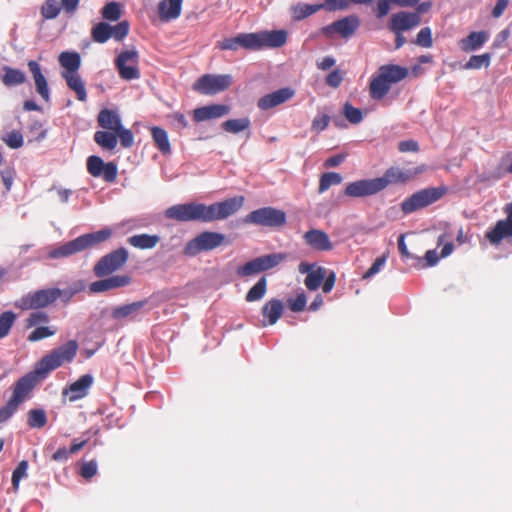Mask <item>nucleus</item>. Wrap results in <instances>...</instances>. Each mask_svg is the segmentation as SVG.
<instances>
[{
    "mask_svg": "<svg viewBox=\"0 0 512 512\" xmlns=\"http://www.w3.org/2000/svg\"><path fill=\"white\" fill-rule=\"evenodd\" d=\"M287 216L283 210L274 207H262L247 214L243 222L263 227L278 228L286 224Z\"/></svg>",
    "mask_w": 512,
    "mask_h": 512,
    "instance_id": "obj_8",
    "label": "nucleus"
},
{
    "mask_svg": "<svg viewBox=\"0 0 512 512\" xmlns=\"http://www.w3.org/2000/svg\"><path fill=\"white\" fill-rule=\"evenodd\" d=\"M97 474V463L95 460L84 462L81 465L80 475L85 479H91Z\"/></svg>",
    "mask_w": 512,
    "mask_h": 512,
    "instance_id": "obj_60",
    "label": "nucleus"
},
{
    "mask_svg": "<svg viewBox=\"0 0 512 512\" xmlns=\"http://www.w3.org/2000/svg\"><path fill=\"white\" fill-rule=\"evenodd\" d=\"M97 122L107 133H116L123 126L119 114L107 108L99 112Z\"/></svg>",
    "mask_w": 512,
    "mask_h": 512,
    "instance_id": "obj_29",
    "label": "nucleus"
},
{
    "mask_svg": "<svg viewBox=\"0 0 512 512\" xmlns=\"http://www.w3.org/2000/svg\"><path fill=\"white\" fill-rule=\"evenodd\" d=\"M27 66L34 79L37 93L44 101L48 102L50 99V90L47 80L42 73L41 66L34 60L28 61Z\"/></svg>",
    "mask_w": 512,
    "mask_h": 512,
    "instance_id": "obj_28",
    "label": "nucleus"
},
{
    "mask_svg": "<svg viewBox=\"0 0 512 512\" xmlns=\"http://www.w3.org/2000/svg\"><path fill=\"white\" fill-rule=\"evenodd\" d=\"M118 139L124 148H130L134 143V135L131 130L123 126L116 133H107V131H96L94 141L105 150H114Z\"/></svg>",
    "mask_w": 512,
    "mask_h": 512,
    "instance_id": "obj_14",
    "label": "nucleus"
},
{
    "mask_svg": "<svg viewBox=\"0 0 512 512\" xmlns=\"http://www.w3.org/2000/svg\"><path fill=\"white\" fill-rule=\"evenodd\" d=\"M416 173H412L409 170H403L398 167H390L385 171L383 176L377 177V181L380 182L379 187L384 190L391 184L406 183L413 178Z\"/></svg>",
    "mask_w": 512,
    "mask_h": 512,
    "instance_id": "obj_26",
    "label": "nucleus"
},
{
    "mask_svg": "<svg viewBox=\"0 0 512 512\" xmlns=\"http://www.w3.org/2000/svg\"><path fill=\"white\" fill-rule=\"evenodd\" d=\"M129 22L124 20L111 26L106 21L96 23L91 29V38L95 43H106L110 38L122 41L129 33Z\"/></svg>",
    "mask_w": 512,
    "mask_h": 512,
    "instance_id": "obj_10",
    "label": "nucleus"
},
{
    "mask_svg": "<svg viewBox=\"0 0 512 512\" xmlns=\"http://www.w3.org/2000/svg\"><path fill=\"white\" fill-rule=\"evenodd\" d=\"M343 79L344 73L339 69H335L326 76L325 82L329 87L338 88L341 85Z\"/></svg>",
    "mask_w": 512,
    "mask_h": 512,
    "instance_id": "obj_57",
    "label": "nucleus"
},
{
    "mask_svg": "<svg viewBox=\"0 0 512 512\" xmlns=\"http://www.w3.org/2000/svg\"><path fill=\"white\" fill-rule=\"evenodd\" d=\"M419 262V267L423 268L426 266H434L439 261V256L436 252V250H428L425 254V261L426 264H423V260L419 257L415 258Z\"/></svg>",
    "mask_w": 512,
    "mask_h": 512,
    "instance_id": "obj_62",
    "label": "nucleus"
},
{
    "mask_svg": "<svg viewBox=\"0 0 512 512\" xmlns=\"http://www.w3.org/2000/svg\"><path fill=\"white\" fill-rule=\"evenodd\" d=\"M230 113V107L225 104H211L193 110L192 117L196 123L218 119Z\"/></svg>",
    "mask_w": 512,
    "mask_h": 512,
    "instance_id": "obj_25",
    "label": "nucleus"
},
{
    "mask_svg": "<svg viewBox=\"0 0 512 512\" xmlns=\"http://www.w3.org/2000/svg\"><path fill=\"white\" fill-rule=\"evenodd\" d=\"M112 234L113 231L111 228H104L93 233L83 234L61 246L51 249L48 252V258L58 259L69 257L105 242L111 238Z\"/></svg>",
    "mask_w": 512,
    "mask_h": 512,
    "instance_id": "obj_4",
    "label": "nucleus"
},
{
    "mask_svg": "<svg viewBox=\"0 0 512 512\" xmlns=\"http://www.w3.org/2000/svg\"><path fill=\"white\" fill-rule=\"evenodd\" d=\"M324 278H325L324 268L318 267L317 270H314V271H311L308 273V275L305 278L304 283L308 290L315 291L320 287Z\"/></svg>",
    "mask_w": 512,
    "mask_h": 512,
    "instance_id": "obj_44",
    "label": "nucleus"
},
{
    "mask_svg": "<svg viewBox=\"0 0 512 512\" xmlns=\"http://www.w3.org/2000/svg\"><path fill=\"white\" fill-rule=\"evenodd\" d=\"M377 178L361 179L350 182L345 187L344 193L348 197L358 198L375 195L381 191Z\"/></svg>",
    "mask_w": 512,
    "mask_h": 512,
    "instance_id": "obj_20",
    "label": "nucleus"
},
{
    "mask_svg": "<svg viewBox=\"0 0 512 512\" xmlns=\"http://www.w3.org/2000/svg\"><path fill=\"white\" fill-rule=\"evenodd\" d=\"M416 45L430 48L433 45L432 31L429 27L422 28L417 34L416 40L414 42Z\"/></svg>",
    "mask_w": 512,
    "mask_h": 512,
    "instance_id": "obj_55",
    "label": "nucleus"
},
{
    "mask_svg": "<svg viewBox=\"0 0 512 512\" xmlns=\"http://www.w3.org/2000/svg\"><path fill=\"white\" fill-rule=\"evenodd\" d=\"M225 240L226 237L222 233L204 231L186 243L183 254L188 257H194L203 251H210L220 247L225 243Z\"/></svg>",
    "mask_w": 512,
    "mask_h": 512,
    "instance_id": "obj_6",
    "label": "nucleus"
},
{
    "mask_svg": "<svg viewBox=\"0 0 512 512\" xmlns=\"http://www.w3.org/2000/svg\"><path fill=\"white\" fill-rule=\"evenodd\" d=\"M49 322V316L46 312L43 311H35L29 314L26 319V327H40L39 325H43Z\"/></svg>",
    "mask_w": 512,
    "mask_h": 512,
    "instance_id": "obj_51",
    "label": "nucleus"
},
{
    "mask_svg": "<svg viewBox=\"0 0 512 512\" xmlns=\"http://www.w3.org/2000/svg\"><path fill=\"white\" fill-rule=\"evenodd\" d=\"M16 318L17 316L13 311H4L0 314V339L9 335Z\"/></svg>",
    "mask_w": 512,
    "mask_h": 512,
    "instance_id": "obj_46",
    "label": "nucleus"
},
{
    "mask_svg": "<svg viewBox=\"0 0 512 512\" xmlns=\"http://www.w3.org/2000/svg\"><path fill=\"white\" fill-rule=\"evenodd\" d=\"M147 303V300H141L117 306L112 309L111 316L115 320H121L125 318L134 319L140 313V311L146 306Z\"/></svg>",
    "mask_w": 512,
    "mask_h": 512,
    "instance_id": "obj_32",
    "label": "nucleus"
},
{
    "mask_svg": "<svg viewBox=\"0 0 512 512\" xmlns=\"http://www.w3.org/2000/svg\"><path fill=\"white\" fill-rule=\"evenodd\" d=\"M330 122V117L327 114L316 116L312 121V129L315 131L325 130Z\"/></svg>",
    "mask_w": 512,
    "mask_h": 512,
    "instance_id": "obj_61",
    "label": "nucleus"
},
{
    "mask_svg": "<svg viewBox=\"0 0 512 512\" xmlns=\"http://www.w3.org/2000/svg\"><path fill=\"white\" fill-rule=\"evenodd\" d=\"M79 349L76 340H69L65 344L53 349L49 354L42 357L36 364L37 373L43 374L45 378L50 372L59 368L65 363L74 360Z\"/></svg>",
    "mask_w": 512,
    "mask_h": 512,
    "instance_id": "obj_5",
    "label": "nucleus"
},
{
    "mask_svg": "<svg viewBox=\"0 0 512 512\" xmlns=\"http://www.w3.org/2000/svg\"><path fill=\"white\" fill-rule=\"evenodd\" d=\"M342 176L337 172H326L320 176L318 192L320 194L327 191L330 187L339 185L342 182Z\"/></svg>",
    "mask_w": 512,
    "mask_h": 512,
    "instance_id": "obj_41",
    "label": "nucleus"
},
{
    "mask_svg": "<svg viewBox=\"0 0 512 512\" xmlns=\"http://www.w3.org/2000/svg\"><path fill=\"white\" fill-rule=\"evenodd\" d=\"M306 303V295L304 293H300L296 298L288 300V307L292 312H301L305 309Z\"/></svg>",
    "mask_w": 512,
    "mask_h": 512,
    "instance_id": "obj_56",
    "label": "nucleus"
},
{
    "mask_svg": "<svg viewBox=\"0 0 512 512\" xmlns=\"http://www.w3.org/2000/svg\"><path fill=\"white\" fill-rule=\"evenodd\" d=\"M322 9L321 4L298 3L291 7V15L295 21H301Z\"/></svg>",
    "mask_w": 512,
    "mask_h": 512,
    "instance_id": "obj_39",
    "label": "nucleus"
},
{
    "mask_svg": "<svg viewBox=\"0 0 512 512\" xmlns=\"http://www.w3.org/2000/svg\"><path fill=\"white\" fill-rule=\"evenodd\" d=\"M101 16L106 21H118L122 16L120 4L115 1L107 3L101 10Z\"/></svg>",
    "mask_w": 512,
    "mask_h": 512,
    "instance_id": "obj_43",
    "label": "nucleus"
},
{
    "mask_svg": "<svg viewBox=\"0 0 512 512\" xmlns=\"http://www.w3.org/2000/svg\"><path fill=\"white\" fill-rule=\"evenodd\" d=\"M58 61L66 70L63 73H77L81 66V58L77 52L64 51L60 53Z\"/></svg>",
    "mask_w": 512,
    "mask_h": 512,
    "instance_id": "obj_37",
    "label": "nucleus"
},
{
    "mask_svg": "<svg viewBox=\"0 0 512 512\" xmlns=\"http://www.w3.org/2000/svg\"><path fill=\"white\" fill-rule=\"evenodd\" d=\"M27 423L31 428H42L47 423V416L43 409H31L28 412Z\"/></svg>",
    "mask_w": 512,
    "mask_h": 512,
    "instance_id": "obj_47",
    "label": "nucleus"
},
{
    "mask_svg": "<svg viewBox=\"0 0 512 512\" xmlns=\"http://www.w3.org/2000/svg\"><path fill=\"white\" fill-rule=\"evenodd\" d=\"M151 134L157 149L164 155L170 154L171 145L167 132L163 128L155 126L151 128Z\"/></svg>",
    "mask_w": 512,
    "mask_h": 512,
    "instance_id": "obj_38",
    "label": "nucleus"
},
{
    "mask_svg": "<svg viewBox=\"0 0 512 512\" xmlns=\"http://www.w3.org/2000/svg\"><path fill=\"white\" fill-rule=\"evenodd\" d=\"M409 74L407 68L396 64H386L379 67L377 74L369 83V95L373 100H382L390 91L392 85L401 82Z\"/></svg>",
    "mask_w": 512,
    "mask_h": 512,
    "instance_id": "obj_3",
    "label": "nucleus"
},
{
    "mask_svg": "<svg viewBox=\"0 0 512 512\" xmlns=\"http://www.w3.org/2000/svg\"><path fill=\"white\" fill-rule=\"evenodd\" d=\"M398 149L402 153L406 152H418L419 145L415 140H405L399 143Z\"/></svg>",
    "mask_w": 512,
    "mask_h": 512,
    "instance_id": "obj_63",
    "label": "nucleus"
},
{
    "mask_svg": "<svg viewBox=\"0 0 512 512\" xmlns=\"http://www.w3.org/2000/svg\"><path fill=\"white\" fill-rule=\"evenodd\" d=\"M44 379H46L45 376L37 373V367L35 366L33 371L16 381L10 400L19 406L34 387Z\"/></svg>",
    "mask_w": 512,
    "mask_h": 512,
    "instance_id": "obj_16",
    "label": "nucleus"
},
{
    "mask_svg": "<svg viewBox=\"0 0 512 512\" xmlns=\"http://www.w3.org/2000/svg\"><path fill=\"white\" fill-rule=\"evenodd\" d=\"M27 470H28V461H26V460H22L21 462H19L17 467L14 469V471L12 473V479H11L12 488H13L14 492L18 491L20 481L23 478L27 477V475H28Z\"/></svg>",
    "mask_w": 512,
    "mask_h": 512,
    "instance_id": "obj_48",
    "label": "nucleus"
},
{
    "mask_svg": "<svg viewBox=\"0 0 512 512\" xmlns=\"http://www.w3.org/2000/svg\"><path fill=\"white\" fill-rule=\"evenodd\" d=\"M18 407V405L9 399L6 405L0 408V424L9 420L17 411Z\"/></svg>",
    "mask_w": 512,
    "mask_h": 512,
    "instance_id": "obj_58",
    "label": "nucleus"
},
{
    "mask_svg": "<svg viewBox=\"0 0 512 512\" xmlns=\"http://www.w3.org/2000/svg\"><path fill=\"white\" fill-rule=\"evenodd\" d=\"M6 145L12 149H18L23 146V136L20 131L13 130L2 137Z\"/></svg>",
    "mask_w": 512,
    "mask_h": 512,
    "instance_id": "obj_54",
    "label": "nucleus"
},
{
    "mask_svg": "<svg viewBox=\"0 0 512 512\" xmlns=\"http://www.w3.org/2000/svg\"><path fill=\"white\" fill-rule=\"evenodd\" d=\"M160 241L158 235L136 234L127 239L128 244L138 249H153Z\"/></svg>",
    "mask_w": 512,
    "mask_h": 512,
    "instance_id": "obj_36",
    "label": "nucleus"
},
{
    "mask_svg": "<svg viewBox=\"0 0 512 512\" xmlns=\"http://www.w3.org/2000/svg\"><path fill=\"white\" fill-rule=\"evenodd\" d=\"M128 251L120 247L99 259L93 268V272L97 277L108 276L119 270L128 260Z\"/></svg>",
    "mask_w": 512,
    "mask_h": 512,
    "instance_id": "obj_12",
    "label": "nucleus"
},
{
    "mask_svg": "<svg viewBox=\"0 0 512 512\" xmlns=\"http://www.w3.org/2000/svg\"><path fill=\"white\" fill-rule=\"evenodd\" d=\"M284 305L279 299H271L262 307L264 325H274L283 314Z\"/></svg>",
    "mask_w": 512,
    "mask_h": 512,
    "instance_id": "obj_33",
    "label": "nucleus"
},
{
    "mask_svg": "<svg viewBox=\"0 0 512 512\" xmlns=\"http://www.w3.org/2000/svg\"><path fill=\"white\" fill-rule=\"evenodd\" d=\"M360 27V19L356 15H349L321 29L322 33L327 37H332L335 33L342 38H350Z\"/></svg>",
    "mask_w": 512,
    "mask_h": 512,
    "instance_id": "obj_19",
    "label": "nucleus"
},
{
    "mask_svg": "<svg viewBox=\"0 0 512 512\" xmlns=\"http://www.w3.org/2000/svg\"><path fill=\"white\" fill-rule=\"evenodd\" d=\"M56 333V329L49 326L36 327L29 335L28 341L37 342L42 339L53 336Z\"/></svg>",
    "mask_w": 512,
    "mask_h": 512,
    "instance_id": "obj_49",
    "label": "nucleus"
},
{
    "mask_svg": "<svg viewBox=\"0 0 512 512\" xmlns=\"http://www.w3.org/2000/svg\"><path fill=\"white\" fill-rule=\"evenodd\" d=\"M491 62V54L484 53L481 55H473L469 58V60L464 64L463 68L466 70H475L480 69L482 67H489Z\"/></svg>",
    "mask_w": 512,
    "mask_h": 512,
    "instance_id": "obj_45",
    "label": "nucleus"
},
{
    "mask_svg": "<svg viewBox=\"0 0 512 512\" xmlns=\"http://www.w3.org/2000/svg\"><path fill=\"white\" fill-rule=\"evenodd\" d=\"M131 283V277L128 275H114L91 283L90 291L93 293L105 292L108 290L121 288Z\"/></svg>",
    "mask_w": 512,
    "mask_h": 512,
    "instance_id": "obj_27",
    "label": "nucleus"
},
{
    "mask_svg": "<svg viewBox=\"0 0 512 512\" xmlns=\"http://www.w3.org/2000/svg\"><path fill=\"white\" fill-rule=\"evenodd\" d=\"M267 291V279L263 276L259 281L249 289L245 296L247 302H255L261 300Z\"/></svg>",
    "mask_w": 512,
    "mask_h": 512,
    "instance_id": "obj_42",
    "label": "nucleus"
},
{
    "mask_svg": "<svg viewBox=\"0 0 512 512\" xmlns=\"http://www.w3.org/2000/svg\"><path fill=\"white\" fill-rule=\"evenodd\" d=\"M2 70L1 81L6 87H14L25 83L26 75L22 70L10 66H4Z\"/></svg>",
    "mask_w": 512,
    "mask_h": 512,
    "instance_id": "obj_35",
    "label": "nucleus"
},
{
    "mask_svg": "<svg viewBox=\"0 0 512 512\" xmlns=\"http://www.w3.org/2000/svg\"><path fill=\"white\" fill-rule=\"evenodd\" d=\"M287 259V254L278 252L256 257L236 270L238 276L248 277L267 270H270Z\"/></svg>",
    "mask_w": 512,
    "mask_h": 512,
    "instance_id": "obj_9",
    "label": "nucleus"
},
{
    "mask_svg": "<svg viewBox=\"0 0 512 512\" xmlns=\"http://www.w3.org/2000/svg\"><path fill=\"white\" fill-rule=\"evenodd\" d=\"M489 34L486 31H473L467 37L459 40L460 49L466 53L480 49L488 40Z\"/></svg>",
    "mask_w": 512,
    "mask_h": 512,
    "instance_id": "obj_31",
    "label": "nucleus"
},
{
    "mask_svg": "<svg viewBox=\"0 0 512 512\" xmlns=\"http://www.w3.org/2000/svg\"><path fill=\"white\" fill-rule=\"evenodd\" d=\"M183 0H161L158 4V15L161 21L168 22L177 19L182 10Z\"/></svg>",
    "mask_w": 512,
    "mask_h": 512,
    "instance_id": "obj_30",
    "label": "nucleus"
},
{
    "mask_svg": "<svg viewBox=\"0 0 512 512\" xmlns=\"http://www.w3.org/2000/svg\"><path fill=\"white\" fill-rule=\"evenodd\" d=\"M303 240L307 246L315 251H331L333 243L328 234L320 229L312 228L304 233Z\"/></svg>",
    "mask_w": 512,
    "mask_h": 512,
    "instance_id": "obj_24",
    "label": "nucleus"
},
{
    "mask_svg": "<svg viewBox=\"0 0 512 512\" xmlns=\"http://www.w3.org/2000/svg\"><path fill=\"white\" fill-rule=\"evenodd\" d=\"M420 23L419 13L400 11L391 16L389 29L393 33L404 32L417 27Z\"/></svg>",
    "mask_w": 512,
    "mask_h": 512,
    "instance_id": "obj_21",
    "label": "nucleus"
},
{
    "mask_svg": "<svg viewBox=\"0 0 512 512\" xmlns=\"http://www.w3.org/2000/svg\"><path fill=\"white\" fill-rule=\"evenodd\" d=\"M87 171L93 177H101L107 183L117 179L118 167L115 162L105 163L100 156L92 155L87 159Z\"/></svg>",
    "mask_w": 512,
    "mask_h": 512,
    "instance_id": "obj_17",
    "label": "nucleus"
},
{
    "mask_svg": "<svg viewBox=\"0 0 512 512\" xmlns=\"http://www.w3.org/2000/svg\"><path fill=\"white\" fill-rule=\"evenodd\" d=\"M343 114L345 118L352 124H358L362 121V111L353 107L350 103H345L343 106Z\"/></svg>",
    "mask_w": 512,
    "mask_h": 512,
    "instance_id": "obj_52",
    "label": "nucleus"
},
{
    "mask_svg": "<svg viewBox=\"0 0 512 512\" xmlns=\"http://www.w3.org/2000/svg\"><path fill=\"white\" fill-rule=\"evenodd\" d=\"M444 187H431L419 190L401 203L404 214L413 213L437 202L445 194Z\"/></svg>",
    "mask_w": 512,
    "mask_h": 512,
    "instance_id": "obj_7",
    "label": "nucleus"
},
{
    "mask_svg": "<svg viewBox=\"0 0 512 512\" xmlns=\"http://www.w3.org/2000/svg\"><path fill=\"white\" fill-rule=\"evenodd\" d=\"M294 95V89L291 87H283L260 97L257 101V107L260 110L267 111L289 101Z\"/></svg>",
    "mask_w": 512,
    "mask_h": 512,
    "instance_id": "obj_22",
    "label": "nucleus"
},
{
    "mask_svg": "<svg viewBox=\"0 0 512 512\" xmlns=\"http://www.w3.org/2000/svg\"><path fill=\"white\" fill-rule=\"evenodd\" d=\"M57 295L54 288L40 289L22 296L17 306L22 310H39L53 304Z\"/></svg>",
    "mask_w": 512,
    "mask_h": 512,
    "instance_id": "obj_13",
    "label": "nucleus"
},
{
    "mask_svg": "<svg viewBox=\"0 0 512 512\" xmlns=\"http://www.w3.org/2000/svg\"><path fill=\"white\" fill-rule=\"evenodd\" d=\"M386 260H387L386 255L377 257L375 259V261L373 262V264L371 265V267L363 275V279H368V278L374 276L375 274H377L381 270V268L384 266V264L386 263Z\"/></svg>",
    "mask_w": 512,
    "mask_h": 512,
    "instance_id": "obj_59",
    "label": "nucleus"
},
{
    "mask_svg": "<svg viewBox=\"0 0 512 512\" xmlns=\"http://www.w3.org/2000/svg\"><path fill=\"white\" fill-rule=\"evenodd\" d=\"M250 125L251 122L248 117L229 119L222 123V129L228 133L236 134L249 129Z\"/></svg>",
    "mask_w": 512,
    "mask_h": 512,
    "instance_id": "obj_40",
    "label": "nucleus"
},
{
    "mask_svg": "<svg viewBox=\"0 0 512 512\" xmlns=\"http://www.w3.org/2000/svg\"><path fill=\"white\" fill-rule=\"evenodd\" d=\"M390 0H378L376 7V16L378 18H382L389 13L390 10Z\"/></svg>",
    "mask_w": 512,
    "mask_h": 512,
    "instance_id": "obj_64",
    "label": "nucleus"
},
{
    "mask_svg": "<svg viewBox=\"0 0 512 512\" xmlns=\"http://www.w3.org/2000/svg\"><path fill=\"white\" fill-rule=\"evenodd\" d=\"M287 41L285 30L262 31L257 33H240L236 37L225 38L217 43L221 50L244 48L246 50H261L263 48H279Z\"/></svg>",
    "mask_w": 512,
    "mask_h": 512,
    "instance_id": "obj_2",
    "label": "nucleus"
},
{
    "mask_svg": "<svg viewBox=\"0 0 512 512\" xmlns=\"http://www.w3.org/2000/svg\"><path fill=\"white\" fill-rule=\"evenodd\" d=\"M506 218L497 221L495 226L485 232V238L493 245H498L505 238H512V202L504 207Z\"/></svg>",
    "mask_w": 512,
    "mask_h": 512,
    "instance_id": "obj_18",
    "label": "nucleus"
},
{
    "mask_svg": "<svg viewBox=\"0 0 512 512\" xmlns=\"http://www.w3.org/2000/svg\"><path fill=\"white\" fill-rule=\"evenodd\" d=\"M60 13L57 0H46L41 7V15L44 19H54Z\"/></svg>",
    "mask_w": 512,
    "mask_h": 512,
    "instance_id": "obj_50",
    "label": "nucleus"
},
{
    "mask_svg": "<svg viewBox=\"0 0 512 512\" xmlns=\"http://www.w3.org/2000/svg\"><path fill=\"white\" fill-rule=\"evenodd\" d=\"M243 196H235L211 205L203 203H185L169 207L165 216L178 222L200 221L204 223L226 219L236 213L244 204Z\"/></svg>",
    "mask_w": 512,
    "mask_h": 512,
    "instance_id": "obj_1",
    "label": "nucleus"
},
{
    "mask_svg": "<svg viewBox=\"0 0 512 512\" xmlns=\"http://www.w3.org/2000/svg\"><path fill=\"white\" fill-rule=\"evenodd\" d=\"M61 75L66 80L67 86L76 93L77 100L86 101L87 91L81 76L78 73H62Z\"/></svg>",
    "mask_w": 512,
    "mask_h": 512,
    "instance_id": "obj_34",
    "label": "nucleus"
},
{
    "mask_svg": "<svg viewBox=\"0 0 512 512\" xmlns=\"http://www.w3.org/2000/svg\"><path fill=\"white\" fill-rule=\"evenodd\" d=\"M138 62L139 55L136 50L122 51L115 59V67L119 76L128 81L140 78Z\"/></svg>",
    "mask_w": 512,
    "mask_h": 512,
    "instance_id": "obj_15",
    "label": "nucleus"
},
{
    "mask_svg": "<svg viewBox=\"0 0 512 512\" xmlns=\"http://www.w3.org/2000/svg\"><path fill=\"white\" fill-rule=\"evenodd\" d=\"M93 381L94 379L92 375H82L75 382L71 383L63 389L62 396H68L70 402H75L79 399H82L88 395Z\"/></svg>",
    "mask_w": 512,
    "mask_h": 512,
    "instance_id": "obj_23",
    "label": "nucleus"
},
{
    "mask_svg": "<svg viewBox=\"0 0 512 512\" xmlns=\"http://www.w3.org/2000/svg\"><path fill=\"white\" fill-rule=\"evenodd\" d=\"M352 0H325L321 3L322 9L329 12L343 11L350 7Z\"/></svg>",
    "mask_w": 512,
    "mask_h": 512,
    "instance_id": "obj_53",
    "label": "nucleus"
},
{
    "mask_svg": "<svg viewBox=\"0 0 512 512\" xmlns=\"http://www.w3.org/2000/svg\"><path fill=\"white\" fill-rule=\"evenodd\" d=\"M232 84V77L227 74H204L193 84V90L204 95H215L227 90Z\"/></svg>",
    "mask_w": 512,
    "mask_h": 512,
    "instance_id": "obj_11",
    "label": "nucleus"
}]
</instances>
